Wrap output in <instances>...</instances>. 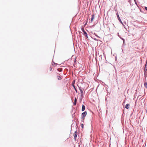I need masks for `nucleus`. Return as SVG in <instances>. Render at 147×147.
Listing matches in <instances>:
<instances>
[{
    "instance_id": "1",
    "label": "nucleus",
    "mask_w": 147,
    "mask_h": 147,
    "mask_svg": "<svg viewBox=\"0 0 147 147\" xmlns=\"http://www.w3.org/2000/svg\"><path fill=\"white\" fill-rule=\"evenodd\" d=\"M87 113L86 111H85L82 114L81 119L83 120V121L84 119V118L87 115Z\"/></svg>"
},
{
    "instance_id": "2",
    "label": "nucleus",
    "mask_w": 147,
    "mask_h": 147,
    "mask_svg": "<svg viewBox=\"0 0 147 147\" xmlns=\"http://www.w3.org/2000/svg\"><path fill=\"white\" fill-rule=\"evenodd\" d=\"M82 31L84 32V34L85 35V36H86L87 38H88V36L87 35V34L86 32L84 31V28H82Z\"/></svg>"
},
{
    "instance_id": "3",
    "label": "nucleus",
    "mask_w": 147,
    "mask_h": 147,
    "mask_svg": "<svg viewBox=\"0 0 147 147\" xmlns=\"http://www.w3.org/2000/svg\"><path fill=\"white\" fill-rule=\"evenodd\" d=\"M77 135H78V133L77 132V131H75V132L74 133V134L73 136L74 137L75 140H76V138L77 137Z\"/></svg>"
},
{
    "instance_id": "4",
    "label": "nucleus",
    "mask_w": 147,
    "mask_h": 147,
    "mask_svg": "<svg viewBox=\"0 0 147 147\" xmlns=\"http://www.w3.org/2000/svg\"><path fill=\"white\" fill-rule=\"evenodd\" d=\"M116 15H117V18H118V20H119V22H121V23L123 24V23L122 22V21H121L120 17H119V14H118V13H117V14H116Z\"/></svg>"
},
{
    "instance_id": "5",
    "label": "nucleus",
    "mask_w": 147,
    "mask_h": 147,
    "mask_svg": "<svg viewBox=\"0 0 147 147\" xmlns=\"http://www.w3.org/2000/svg\"><path fill=\"white\" fill-rule=\"evenodd\" d=\"M144 70L145 72L147 71V61H146V64L144 67Z\"/></svg>"
},
{
    "instance_id": "6",
    "label": "nucleus",
    "mask_w": 147,
    "mask_h": 147,
    "mask_svg": "<svg viewBox=\"0 0 147 147\" xmlns=\"http://www.w3.org/2000/svg\"><path fill=\"white\" fill-rule=\"evenodd\" d=\"M79 89L81 92V96L82 97L83 95V90L82 89H81L80 88Z\"/></svg>"
},
{
    "instance_id": "7",
    "label": "nucleus",
    "mask_w": 147,
    "mask_h": 147,
    "mask_svg": "<svg viewBox=\"0 0 147 147\" xmlns=\"http://www.w3.org/2000/svg\"><path fill=\"white\" fill-rule=\"evenodd\" d=\"M94 18V15L93 14L92 16V18L91 20V22H92Z\"/></svg>"
},
{
    "instance_id": "8",
    "label": "nucleus",
    "mask_w": 147,
    "mask_h": 147,
    "mask_svg": "<svg viewBox=\"0 0 147 147\" xmlns=\"http://www.w3.org/2000/svg\"><path fill=\"white\" fill-rule=\"evenodd\" d=\"M129 104H127L126 105H125V108L126 109H128L129 108Z\"/></svg>"
},
{
    "instance_id": "9",
    "label": "nucleus",
    "mask_w": 147,
    "mask_h": 147,
    "mask_svg": "<svg viewBox=\"0 0 147 147\" xmlns=\"http://www.w3.org/2000/svg\"><path fill=\"white\" fill-rule=\"evenodd\" d=\"M85 106L84 105H82V111H84L85 110Z\"/></svg>"
},
{
    "instance_id": "10",
    "label": "nucleus",
    "mask_w": 147,
    "mask_h": 147,
    "mask_svg": "<svg viewBox=\"0 0 147 147\" xmlns=\"http://www.w3.org/2000/svg\"><path fill=\"white\" fill-rule=\"evenodd\" d=\"M77 101V100L76 98H75V99H74V105H76Z\"/></svg>"
},
{
    "instance_id": "11",
    "label": "nucleus",
    "mask_w": 147,
    "mask_h": 147,
    "mask_svg": "<svg viewBox=\"0 0 147 147\" xmlns=\"http://www.w3.org/2000/svg\"><path fill=\"white\" fill-rule=\"evenodd\" d=\"M57 77L58 80H61V77L59 76H57Z\"/></svg>"
},
{
    "instance_id": "12",
    "label": "nucleus",
    "mask_w": 147,
    "mask_h": 147,
    "mask_svg": "<svg viewBox=\"0 0 147 147\" xmlns=\"http://www.w3.org/2000/svg\"><path fill=\"white\" fill-rule=\"evenodd\" d=\"M144 86L146 88H147V84L146 82H144Z\"/></svg>"
},
{
    "instance_id": "13",
    "label": "nucleus",
    "mask_w": 147,
    "mask_h": 147,
    "mask_svg": "<svg viewBox=\"0 0 147 147\" xmlns=\"http://www.w3.org/2000/svg\"><path fill=\"white\" fill-rule=\"evenodd\" d=\"M62 68H58L57 69V70L59 71H62Z\"/></svg>"
},
{
    "instance_id": "14",
    "label": "nucleus",
    "mask_w": 147,
    "mask_h": 147,
    "mask_svg": "<svg viewBox=\"0 0 147 147\" xmlns=\"http://www.w3.org/2000/svg\"><path fill=\"white\" fill-rule=\"evenodd\" d=\"M53 69L52 66L51 65L49 68V70L50 71H51Z\"/></svg>"
},
{
    "instance_id": "15",
    "label": "nucleus",
    "mask_w": 147,
    "mask_h": 147,
    "mask_svg": "<svg viewBox=\"0 0 147 147\" xmlns=\"http://www.w3.org/2000/svg\"><path fill=\"white\" fill-rule=\"evenodd\" d=\"M73 87H74V89H75V91H76V92H77V89H76V88H75V86H74V85H73Z\"/></svg>"
},
{
    "instance_id": "16",
    "label": "nucleus",
    "mask_w": 147,
    "mask_h": 147,
    "mask_svg": "<svg viewBox=\"0 0 147 147\" xmlns=\"http://www.w3.org/2000/svg\"><path fill=\"white\" fill-rule=\"evenodd\" d=\"M57 65V64L55 63H54V62H52V65H53V66H54V65Z\"/></svg>"
},
{
    "instance_id": "17",
    "label": "nucleus",
    "mask_w": 147,
    "mask_h": 147,
    "mask_svg": "<svg viewBox=\"0 0 147 147\" xmlns=\"http://www.w3.org/2000/svg\"><path fill=\"white\" fill-rule=\"evenodd\" d=\"M81 126L82 128H84V125L83 124H81Z\"/></svg>"
},
{
    "instance_id": "18",
    "label": "nucleus",
    "mask_w": 147,
    "mask_h": 147,
    "mask_svg": "<svg viewBox=\"0 0 147 147\" xmlns=\"http://www.w3.org/2000/svg\"><path fill=\"white\" fill-rule=\"evenodd\" d=\"M144 9L146 10L147 11V7H144Z\"/></svg>"
},
{
    "instance_id": "19",
    "label": "nucleus",
    "mask_w": 147,
    "mask_h": 147,
    "mask_svg": "<svg viewBox=\"0 0 147 147\" xmlns=\"http://www.w3.org/2000/svg\"><path fill=\"white\" fill-rule=\"evenodd\" d=\"M135 3H136V0H134Z\"/></svg>"
}]
</instances>
